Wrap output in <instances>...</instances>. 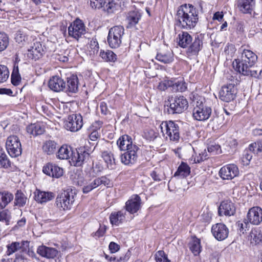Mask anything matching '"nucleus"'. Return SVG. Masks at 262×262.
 Returning a JSON list of instances; mask_svg holds the SVG:
<instances>
[{"label": "nucleus", "instance_id": "obj_1", "mask_svg": "<svg viewBox=\"0 0 262 262\" xmlns=\"http://www.w3.org/2000/svg\"><path fill=\"white\" fill-rule=\"evenodd\" d=\"M239 50L241 59H235L232 63L235 70L244 76L258 77L257 71L252 69L257 61L256 54L250 50L243 49V46Z\"/></svg>", "mask_w": 262, "mask_h": 262}, {"label": "nucleus", "instance_id": "obj_2", "mask_svg": "<svg viewBox=\"0 0 262 262\" xmlns=\"http://www.w3.org/2000/svg\"><path fill=\"white\" fill-rule=\"evenodd\" d=\"M177 16L176 25L187 30L194 28L199 19L197 10L190 4L181 5L177 11Z\"/></svg>", "mask_w": 262, "mask_h": 262}, {"label": "nucleus", "instance_id": "obj_3", "mask_svg": "<svg viewBox=\"0 0 262 262\" xmlns=\"http://www.w3.org/2000/svg\"><path fill=\"white\" fill-rule=\"evenodd\" d=\"M178 45L183 48H188L187 53L191 55H196L203 48L202 38L198 35L192 39L191 36L187 32L182 31L179 34Z\"/></svg>", "mask_w": 262, "mask_h": 262}, {"label": "nucleus", "instance_id": "obj_4", "mask_svg": "<svg viewBox=\"0 0 262 262\" xmlns=\"http://www.w3.org/2000/svg\"><path fill=\"white\" fill-rule=\"evenodd\" d=\"M75 193L72 189H67L66 190L59 193L56 199V206L60 210H70L75 201Z\"/></svg>", "mask_w": 262, "mask_h": 262}, {"label": "nucleus", "instance_id": "obj_5", "mask_svg": "<svg viewBox=\"0 0 262 262\" xmlns=\"http://www.w3.org/2000/svg\"><path fill=\"white\" fill-rule=\"evenodd\" d=\"M169 108V114H180L186 110L188 107L187 99L183 96H174L169 97L168 99Z\"/></svg>", "mask_w": 262, "mask_h": 262}, {"label": "nucleus", "instance_id": "obj_6", "mask_svg": "<svg viewBox=\"0 0 262 262\" xmlns=\"http://www.w3.org/2000/svg\"><path fill=\"white\" fill-rule=\"evenodd\" d=\"M160 128L163 135H167L171 141H178L180 139L179 126L172 121H163Z\"/></svg>", "mask_w": 262, "mask_h": 262}, {"label": "nucleus", "instance_id": "obj_7", "mask_svg": "<svg viewBox=\"0 0 262 262\" xmlns=\"http://www.w3.org/2000/svg\"><path fill=\"white\" fill-rule=\"evenodd\" d=\"M124 29L121 26H116L111 28L108 32L107 41L112 48H117L122 42Z\"/></svg>", "mask_w": 262, "mask_h": 262}, {"label": "nucleus", "instance_id": "obj_8", "mask_svg": "<svg viewBox=\"0 0 262 262\" xmlns=\"http://www.w3.org/2000/svg\"><path fill=\"white\" fill-rule=\"evenodd\" d=\"M74 183L76 185L80 186L84 184L83 187L82 188V191L84 193H88L101 184L108 187L110 184V180L105 176H102L97 178L93 181H90L85 184L82 180V178L80 177L79 180L75 181Z\"/></svg>", "mask_w": 262, "mask_h": 262}, {"label": "nucleus", "instance_id": "obj_9", "mask_svg": "<svg viewBox=\"0 0 262 262\" xmlns=\"http://www.w3.org/2000/svg\"><path fill=\"white\" fill-rule=\"evenodd\" d=\"M212 110L202 101H197L192 110L193 118L197 121H205L208 120L211 114Z\"/></svg>", "mask_w": 262, "mask_h": 262}, {"label": "nucleus", "instance_id": "obj_10", "mask_svg": "<svg viewBox=\"0 0 262 262\" xmlns=\"http://www.w3.org/2000/svg\"><path fill=\"white\" fill-rule=\"evenodd\" d=\"M6 147L8 154L11 157H17L21 154V143L16 136H10L8 137Z\"/></svg>", "mask_w": 262, "mask_h": 262}, {"label": "nucleus", "instance_id": "obj_11", "mask_svg": "<svg viewBox=\"0 0 262 262\" xmlns=\"http://www.w3.org/2000/svg\"><path fill=\"white\" fill-rule=\"evenodd\" d=\"M237 91L234 81L224 85L219 93L220 99L225 102H229L233 100Z\"/></svg>", "mask_w": 262, "mask_h": 262}, {"label": "nucleus", "instance_id": "obj_12", "mask_svg": "<svg viewBox=\"0 0 262 262\" xmlns=\"http://www.w3.org/2000/svg\"><path fill=\"white\" fill-rule=\"evenodd\" d=\"M82 126L83 119L81 115L79 114L69 116L64 124L65 128L73 132L79 130Z\"/></svg>", "mask_w": 262, "mask_h": 262}, {"label": "nucleus", "instance_id": "obj_13", "mask_svg": "<svg viewBox=\"0 0 262 262\" xmlns=\"http://www.w3.org/2000/svg\"><path fill=\"white\" fill-rule=\"evenodd\" d=\"M90 160V154L84 148H80L72 152L71 160L75 166H81Z\"/></svg>", "mask_w": 262, "mask_h": 262}, {"label": "nucleus", "instance_id": "obj_14", "mask_svg": "<svg viewBox=\"0 0 262 262\" xmlns=\"http://www.w3.org/2000/svg\"><path fill=\"white\" fill-rule=\"evenodd\" d=\"M68 32L70 36L78 39L85 32L84 25L81 20L77 19L69 27Z\"/></svg>", "mask_w": 262, "mask_h": 262}, {"label": "nucleus", "instance_id": "obj_15", "mask_svg": "<svg viewBox=\"0 0 262 262\" xmlns=\"http://www.w3.org/2000/svg\"><path fill=\"white\" fill-rule=\"evenodd\" d=\"M246 221L254 225H258L262 222V209L258 206L251 208L246 216Z\"/></svg>", "mask_w": 262, "mask_h": 262}, {"label": "nucleus", "instance_id": "obj_16", "mask_svg": "<svg viewBox=\"0 0 262 262\" xmlns=\"http://www.w3.org/2000/svg\"><path fill=\"white\" fill-rule=\"evenodd\" d=\"M138 147H133V149L125 150L120 156L121 161L126 165H131L135 164L138 159Z\"/></svg>", "mask_w": 262, "mask_h": 262}, {"label": "nucleus", "instance_id": "obj_17", "mask_svg": "<svg viewBox=\"0 0 262 262\" xmlns=\"http://www.w3.org/2000/svg\"><path fill=\"white\" fill-rule=\"evenodd\" d=\"M211 232L215 239L221 241L228 237L229 230L224 224L217 223L212 226Z\"/></svg>", "mask_w": 262, "mask_h": 262}, {"label": "nucleus", "instance_id": "obj_18", "mask_svg": "<svg viewBox=\"0 0 262 262\" xmlns=\"http://www.w3.org/2000/svg\"><path fill=\"white\" fill-rule=\"evenodd\" d=\"M238 167L234 164H228L222 167L219 171L221 178L231 180L238 174Z\"/></svg>", "mask_w": 262, "mask_h": 262}, {"label": "nucleus", "instance_id": "obj_19", "mask_svg": "<svg viewBox=\"0 0 262 262\" xmlns=\"http://www.w3.org/2000/svg\"><path fill=\"white\" fill-rule=\"evenodd\" d=\"M236 212L234 204L229 200L222 201L219 207L218 213L220 216H230L234 215Z\"/></svg>", "mask_w": 262, "mask_h": 262}, {"label": "nucleus", "instance_id": "obj_20", "mask_svg": "<svg viewBox=\"0 0 262 262\" xmlns=\"http://www.w3.org/2000/svg\"><path fill=\"white\" fill-rule=\"evenodd\" d=\"M141 200L140 197L136 194L132 195L126 202L125 208L126 211L131 214L136 213L140 208Z\"/></svg>", "mask_w": 262, "mask_h": 262}, {"label": "nucleus", "instance_id": "obj_21", "mask_svg": "<svg viewBox=\"0 0 262 262\" xmlns=\"http://www.w3.org/2000/svg\"><path fill=\"white\" fill-rule=\"evenodd\" d=\"M42 171L47 175L55 178H59L63 174L62 168L51 163L46 164L43 167Z\"/></svg>", "mask_w": 262, "mask_h": 262}, {"label": "nucleus", "instance_id": "obj_22", "mask_svg": "<svg viewBox=\"0 0 262 262\" xmlns=\"http://www.w3.org/2000/svg\"><path fill=\"white\" fill-rule=\"evenodd\" d=\"M236 5L242 13L251 14L255 8V0H237Z\"/></svg>", "mask_w": 262, "mask_h": 262}, {"label": "nucleus", "instance_id": "obj_23", "mask_svg": "<svg viewBox=\"0 0 262 262\" xmlns=\"http://www.w3.org/2000/svg\"><path fill=\"white\" fill-rule=\"evenodd\" d=\"M117 144L121 150H128L133 149V147H138L133 144L132 138L124 135L120 137L117 141Z\"/></svg>", "mask_w": 262, "mask_h": 262}, {"label": "nucleus", "instance_id": "obj_24", "mask_svg": "<svg viewBox=\"0 0 262 262\" xmlns=\"http://www.w3.org/2000/svg\"><path fill=\"white\" fill-rule=\"evenodd\" d=\"M48 85L50 89L54 92L64 91L65 82L60 77L54 76L49 81Z\"/></svg>", "mask_w": 262, "mask_h": 262}, {"label": "nucleus", "instance_id": "obj_25", "mask_svg": "<svg viewBox=\"0 0 262 262\" xmlns=\"http://www.w3.org/2000/svg\"><path fill=\"white\" fill-rule=\"evenodd\" d=\"M43 49L40 42L36 41L33 46L28 50L27 56L29 58L35 60L39 59L42 55Z\"/></svg>", "mask_w": 262, "mask_h": 262}, {"label": "nucleus", "instance_id": "obj_26", "mask_svg": "<svg viewBox=\"0 0 262 262\" xmlns=\"http://www.w3.org/2000/svg\"><path fill=\"white\" fill-rule=\"evenodd\" d=\"M78 90V79L76 75H71L67 77V84L65 83L64 91L68 93H75Z\"/></svg>", "mask_w": 262, "mask_h": 262}, {"label": "nucleus", "instance_id": "obj_27", "mask_svg": "<svg viewBox=\"0 0 262 262\" xmlns=\"http://www.w3.org/2000/svg\"><path fill=\"white\" fill-rule=\"evenodd\" d=\"M34 194L35 200L40 204H43L50 201L55 197L54 193L52 192L42 191L39 190H37Z\"/></svg>", "mask_w": 262, "mask_h": 262}, {"label": "nucleus", "instance_id": "obj_28", "mask_svg": "<svg viewBox=\"0 0 262 262\" xmlns=\"http://www.w3.org/2000/svg\"><path fill=\"white\" fill-rule=\"evenodd\" d=\"M37 252L42 257L47 258H54L58 254V251L55 249L45 246H39Z\"/></svg>", "mask_w": 262, "mask_h": 262}, {"label": "nucleus", "instance_id": "obj_29", "mask_svg": "<svg viewBox=\"0 0 262 262\" xmlns=\"http://www.w3.org/2000/svg\"><path fill=\"white\" fill-rule=\"evenodd\" d=\"M126 211L121 210L118 212H112L110 216V222L112 224L118 225L123 222L125 219Z\"/></svg>", "mask_w": 262, "mask_h": 262}, {"label": "nucleus", "instance_id": "obj_30", "mask_svg": "<svg viewBox=\"0 0 262 262\" xmlns=\"http://www.w3.org/2000/svg\"><path fill=\"white\" fill-rule=\"evenodd\" d=\"M248 239L252 244L257 245L262 242V232L259 228H255L251 230Z\"/></svg>", "mask_w": 262, "mask_h": 262}, {"label": "nucleus", "instance_id": "obj_31", "mask_svg": "<svg viewBox=\"0 0 262 262\" xmlns=\"http://www.w3.org/2000/svg\"><path fill=\"white\" fill-rule=\"evenodd\" d=\"M13 199V195L8 191L0 192V209H3Z\"/></svg>", "mask_w": 262, "mask_h": 262}, {"label": "nucleus", "instance_id": "obj_32", "mask_svg": "<svg viewBox=\"0 0 262 262\" xmlns=\"http://www.w3.org/2000/svg\"><path fill=\"white\" fill-rule=\"evenodd\" d=\"M26 29L19 30L17 31L15 36L16 42L21 45H24L28 41L29 36Z\"/></svg>", "mask_w": 262, "mask_h": 262}, {"label": "nucleus", "instance_id": "obj_33", "mask_svg": "<svg viewBox=\"0 0 262 262\" xmlns=\"http://www.w3.org/2000/svg\"><path fill=\"white\" fill-rule=\"evenodd\" d=\"M190 168L189 166L186 163L182 162L175 172L174 176L185 178L187 177L190 174Z\"/></svg>", "mask_w": 262, "mask_h": 262}, {"label": "nucleus", "instance_id": "obj_34", "mask_svg": "<svg viewBox=\"0 0 262 262\" xmlns=\"http://www.w3.org/2000/svg\"><path fill=\"white\" fill-rule=\"evenodd\" d=\"M26 129L28 134L34 136L41 135L44 132V128L38 123L31 124L28 125Z\"/></svg>", "mask_w": 262, "mask_h": 262}, {"label": "nucleus", "instance_id": "obj_35", "mask_svg": "<svg viewBox=\"0 0 262 262\" xmlns=\"http://www.w3.org/2000/svg\"><path fill=\"white\" fill-rule=\"evenodd\" d=\"M156 58L164 63H171L173 60L172 54L170 51L158 53Z\"/></svg>", "mask_w": 262, "mask_h": 262}, {"label": "nucleus", "instance_id": "obj_36", "mask_svg": "<svg viewBox=\"0 0 262 262\" xmlns=\"http://www.w3.org/2000/svg\"><path fill=\"white\" fill-rule=\"evenodd\" d=\"M141 16V13L138 10L130 11L128 13L127 20L130 26H134L138 23Z\"/></svg>", "mask_w": 262, "mask_h": 262}, {"label": "nucleus", "instance_id": "obj_37", "mask_svg": "<svg viewBox=\"0 0 262 262\" xmlns=\"http://www.w3.org/2000/svg\"><path fill=\"white\" fill-rule=\"evenodd\" d=\"M189 249L194 255H199L202 249L200 240L195 237H193L189 243Z\"/></svg>", "mask_w": 262, "mask_h": 262}, {"label": "nucleus", "instance_id": "obj_38", "mask_svg": "<svg viewBox=\"0 0 262 262\" xmlns=\"http://www.w3.org/2000/svg\"><path fill=\"white\" fill-rule=\"evenodd\" d=\"M56 148V143L52 140L46 141L42 146L43 152L49 155L53 154L55 152Z\"/></svg>", "mask_w": 262, "mask_h": 262}, {"label": "nucleus", "instance_id": "obj_39", "mask_svg": "<svg viewBox=\"0 0 262 262\" xmlns=\"http://www.w3.org/2000/svg\"><path fill=\"white\" fill-rule=\"evenodd\" d=\"M27 196L20 190H17L15 193L14 204L19 207L24 206L27 202Z\"/></svg>", "mask_w": 262, "mask_h": 262}, {"label": "nucleus", "instance_id": "obj_40", "mask_svg": "<svg viewBox=\"0 0 262 262\" xmlns=\"http://www.w3.org/2000/svg\"><path fill=\"white\" fill-rule=\"evenodd\" d=\"M102 158L106 163L108 168L111 169L114 168L115 165V158L112 153L104 151L102 153Z\"/></svg>", "mask_w": 262, "mask_h": 262}, {"label": "nucleus", "instance_id": "obj_41", "mask_svg": "<svg viewBox=\"0 0 262 262\" xmlns=\"http://www.w3.org/2000/svg\"><path fill=\"white\" fill-rule=\"evenodd\" d=\"M100 56L104 61L107 62H115L117 60V55L111 50H101Z\"/></svg>", "mask_w": 262, "mask_h": 262}, {"label": "nucleus", "instance_id": "obj_42", "mask_svg": "<svg viewBox=\"0 0 262 262\" xmlns=\"http://www.w3.org/2000/svg\"><path fill=\"white\" fill-rule=\"evenodd\" d=\"M72 151L70 147L63 145L59 149L57 156L59 159H68Z\"/></svg>", "mask_w": 262, "mask_h": 262}, {"label": "nucleus", "instance_id": "obj_43", "mask_svg": "<svg viewBox=\"0 0 262 262\" xmlns=\"http://www.w3.org/2000/svg\"><path fill=\"white\" fill-rule=\"evenodd\" d=\"M27 242L23 241L21 243L17 242H12L11 244L7 246V251L6 252L7 255H10L20 249L23 245H25Z\"/></svg>", "mask_w": 262, "mask_h": 262}, {"label": "nucleus", "instance_id": "obj_44", "mask_svg": "<svg viewBox=\"0 0 262 262\" xmlns=\"http://www.w3.org/2000/svg\"><path fill=\"white\" fill-rule=\"evenodd\" d=\"M172 90L175 92H184L186 89L185 82L183 81H179L177 80H171V86Z\"/></svg>", "mask_w": 262, "mask_h": 262}, {"label": "nucleus", "instance_id": "obj_45", "mask_svg": "<svg viewBox=\"0 0 262 262\" xmlns=\"http://www.w3.org/2000/svg\"><path fill=\"white\" fill-rule=\"evenodd\" d=\"M10 166V161L3 149L0 147V167L7 168Z\"/></svg>", "mask_w": 262, "mask_h": 262}, {"label": "nucleus", "instance_id": "obj_46", "mask_svg": "<svg viewBox=\"0 0 262 262\" xmlns=\"http://www.w3.org/2000/svg\"><path fill=\"white\" fill-rule=\"evenodd\" d=\"M9 45V38L8 35L0 32V52L5 50Z\"/></svg>", "mask_w": 262, "mask_h": 262}, {"label": "nucleus", "instance_id": "obj_47", "mask_svg": "<svg viewBox=\"0 0 262 262\" xmlns=\"http://www.w3.org/2000/svg\"><path fill=\"white\" fill-rule=\"evenodd\" d=\"M9 76V71L8 68L6 66L0 64V83L6 81Z\"/></svg>", "mask_w": 262, "mask_h": 262}, {"label": "nucleus", "instance_id": "obj_48", "mask_svg": "<svg viewBox=\"0 0 262 262\" xmlns=\"http://www.w3.org/2000/svg\"><path fill=\"white\" fill-rule=\"evenodd\" d=\"M156 262H170L164 251H158L155 255Z\"/></svg>", "mask_w": 262, "mask_h": 262}, {"label": "nucleus", "instance_id": "obj_49", "mask_svg": "<svg viewBox=\"0 0 262 262\" xmlns=\"http://www.w3.org/2000/svg\"><path fill=\"white\" fill-rule=\"evenodd\" d=\"M11 219V214L8 210H4L0 212V222H5L7 225H9Z\"/></svg>", "mask_w": 262, "mask_h": 262}, {"label": "nucleus", "instance_id": "obj_50", "mask_svg": "<svg viewBox=\"0 0 262 262\" xmlns=\"http://www.w3.org/2000/svg\"><path fill=\"white\" fill-rule=\"evenodd\" d=\"M250 151L248 148L246 149L244 151V153L243 154L242 160L244 165H248L250 163V162L252 158V155L250 153Z\"/></svg>", "mask_w": 262, "mask_h": 262}, {"label": "nucleus", "instance_id": "obj_51", "mask_svg": "<svg viewBox=\"0 0 262 262\" xmlns=\"http://www.w3.org/2000/svg\"><path fill=\"white\" fill-rule=\"evenodd\" d=\"M249 223L247 221H246V219L243 221H238L236 223V225L238 227V230L240 232L244 234L248 228L249 227Z\"/></svg>", "mask_w": 262, "mask_h": 262}, {"label": "nucleus", "instance_id": "obj_52", "mask_svg": "<svg viewBox=\"0 0 262 262\" xmlns=\"http://www.w3.org/2000/svg\"><path fill=\"white\" fill-rule=\"evenodd\" d=\"M106 3L104 0H90V4L92 8H102L103 5Z\"/></svg>", "mask_w": 262, "mask_h": 262}, {"label": "nucleus", "instance_id": "obj_53", "mask_svg": "<svg viewBox=\"0 0 262 262\" xmlns=\"http://www.w3.org/2000/svg\"><path fill=\"white\" fill-rule=\"evenodd\" d=\"M116 4L114 2H108L107 3H105L103 5L102 8L105 11L108 13H113L115 10Z\"/></svg>", "mask_w": 262, "mask_h": 262}, {"label": "nucleus", "instance_id": "obj_54", "mask_svg": "<svg viewBox=\"0 0 262 262\" xmlns=\"http://www.w3.org/2000/svg\"><path fill=\"white\" fill-rule=\"evenodd\" d=\"M99 44L96 39L93 38L90 42V49L93 54H97L99 51Z\"/></svg>", "mask_w": 262, "mask_h": 262}, {"label": "nucleus", "instance_id": "obj_55", "mask_svg": "<svg viewBox=\"0 0 262 262\" xmlns=\"http://www.w3.org/2000/svg\"><path fill=\"white\" fill-rule=\"evenodd\" d=\"M208 158L209 156L207 152H206V149H204L201 153H199L198 156L194 158V161L195 163H200L201 162L207 159Z\"/></svg>", "mask_w": 262, "mask_h": 262}, {"label": "nucleus", "instance_id": "obj_56", "mask_svg": "<svg viewBox=\"0 0 262 262\" xmlns=\"http://www.w3.org/2000/svg\"><path fill=\"white\" fill-rule=\"evenodd\" d=\"M171 86V80H165L160 82L158 86V89L161 91H165L168 87Z\"/></svg>", "mask_w": 262, "mask_h": 262}, {"label": "nucleus", "instance_id": "obj_57", "mask_svg": "<svg viewBox=\"0 0 262 262\" xmlns=\"http://www.w3.org/2000/svg\"><path fill=\"white\" fill-rule=\"evenodd\" d=\"M258 140H257L255 142L251 143L249 146L248 149L249 150L253 152L255 155H258L259 153H260V151H258Z\"/></svg>", "mask_w": 262, "mask_h": 262}, {"label": "nucleus", "instance_id": "obj_58", "mask_svg": "<svg viewBox=\"0 0 262 262\" xmlns=\"http://www.w3.org/2000/svg\"><path fill=\"white\" fill-rule=\"evenodd\" d=\"M20 76L17 74H15L14 72L11 75V82L14 85H17L20 82Z\"/></svg>", "mask_w": 262, "mask_h": 262}, {"label": "nucleus", "instance_id": "obj_59", "mask_svg": "<svg viewBox=\"0 0 262 262\" xmlns=\"http://www.w3.org/2000/svg\"><path fill=\"white\" fill-rule=\"evenodd\" d=\"M220 148V146L218 144L211 145L208 147V151L213 154H218Z\"/></svg>", "mask_w": 262, "mask_h": 262}, {"label": "nucleus", "instance_id": "obj_60", "mask_svg": "<svg viewBox=\"0 0 262 262\" xmlns=\"http://www.w3.org/2000/svg\"><path fill=\"white\" fill-rule=\"evenodd\" d=\"M108 248L111 252L113 253L116 252L119 250L120 246L115 242H112L110 243Z\"/></svg>", "mask_w": 262, "mask_h": 262}, {"label": "nucleus", "instance_id": "obj_61", "mask_svg": "<svg viewBox=\"0 0 262 262\" xmlns=\"http://www.w3.org/2000/svg\"><path fill=\"white\" fill-rule=\"evenodd\" d=\"M100 108L101 113L104 115H106L109 112L106 103L104 102H102L100 103Z\"/></svg>", "mask_w": 262, "mask_h": 262}, {"label": "nucleus", "instance_id": "obj_62", "mask_svg": "<svg viewBox=\"0 0 262 262\" xmlns=\"http://www.w3.org/2000/svg\"><path fill=\"white\" fill-rule=\"evenodd\" d=\"M26 223V220L25 217H23L17 221V224L14 226V229H18L19 227L25 226Z\"/></svg>", "mask_w": 262, "mask_h": 262}, {"label": "nucleus", "instance_id": "obj_63", "mask_svg": "<svg viewBox=\"0 0 262 262\" xmlns=\"http://www.w3.org/2000/svg\"><path fill=\"white\" fill-rule=\"evenodd\" d=\"M130 253L128 251L124 255L120 256L118 258L119 262H126L130 257Z\"/></svg>", "mask_w": 262, "mask_h": 262}, {"label": "nucleus", "instance_id": "obj_64", "mask_svg": "<svg viewBox=\"0 0 262 262\" xmlns=\"http://www.w3.org/2000/svg\"><path fill=\"white\" fill-rule=\"evenodd\" d=\"M99 135L97 130L92 132L89 136V138L92 141H96L99 137Z\"/></svg>", "mask_w": 262, "mask_h": 262}]
</instances>
